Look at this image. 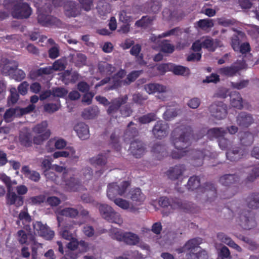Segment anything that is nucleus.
Here are the masks:
<instances>
[{"instance_id": "f257e3e1", "label": "nucleus", "mask_w": 259, "mask_h": 259, "mask_svg": "<svg viewBox=\"0 0 259 259\" xmlns=\"http://www.w3.org/2000/svg\"><path fill=\"white\" fill-rule=\"evenodd\" d=\"M193 137L191 126L187 125H181L176 127L172 132L171 141L176 150L172 151L170 154L173 159H180L190 153L193 158L192 164L194 166H200L203 164L205 154L203 150H190L188 147L191 144V139Z\"/></svg>"}, {"instance_id": "f03ea898", "label": "nucleus", "mask_w": 259, "mask_h": 259, "mask_svg": "<svg viewBox=\"0 0 259 259\" xmlns=\"http://www.w3.org/2000/svg\"><path fill=\"white\" fill-rule=\"evenodd\" d=\"M130 185L131 183L127 181H123L120 183H110L107 186V196L118 207L124 210L128 209L130 205V202L125 199L117 197L120 196L126 197L127 195H125V194Z\"/></svg>"}, {"instance_id": "7ed1b4c3", "label": "nucleus", "mask_w": 259, "mask_h": 259, "mask_svg": "<svg viewBox=\"0 0 259 259\" xmlns=\"http://www.w3.org/2000/svg\"><path fill=\"white\" fill-rule=\"evenodd\" d=\"M10 5L12 8V15L17 19H26L31 14L32 10L29 5L23 0H5L4 5L7 9Z\"/></svg>"}, {"instance_id": "20e7f679", "label": "nucleus", "mask_w": 259, "mask_h": 259, "mask_svg": "<svg viewBox=\"0 0 259 259\" xmlns=\"http://www.w3.org/2000/svg\"><path fill=\"white\" fill-rule=\"evenodd\" d=\"M159 203L161 207L168 208L169 210L179 209L186 212H193L189 202L184 201L177 197H161L159 200Z\"/></svg>"}, {"instance_id": "39448f33", "label": "nucleus", "mask_w": 259, "mask_h": 259, "mask_svg": "<svg viewBox=\"0 0 259 259\" xmlns=\"http://www.w3.org/2000/svg\"><path fill=\"white\" fill-rule=\"evenodd\" d=\"M209 111L212 117L218 120H221L227 115V107L223 102L217 101L210 105Z\"/></svg>"}, {"instance_id": "423d86ee", "label": "nucleus", "mask_w": 259, "mask_h": 259, "mask_svg": "<svg viewBox=\"0 0 259 259\" xmlns=\"http://www.w3.org/2000/svg\"><path fill=\"white\" fill-rule=\"evenodd\" d=\"M102 217L111 223H118L120 221V215L107 204H101L99 207Z\"/></svg>"}, {"instance_id": "0eeeda50", "label": "nucleus", "mask_w": 259, "mask_h": 259, "mask_svg": "<svg viewBox=\"0 0 259 259\" xmlns=\"http://www.w3.org/2000/svg\"><path fill=\"white\" fill-rule=\"evenodd\" d=\"M37 20L39 25L44 27H60L62 24L61 21L57 17L40 11L38 13Z\"/></svg>"}, {"instance_id": "6e6552de", "label": "nucleus", "mask_w": 259, "mask_h": 259, "mask_svg": "<svg viewBox=\"0 0 259 259\" xmlns=\"http://www.w3.org/2000/svg\"><path fill=\"white\" fill-rule=\"evenodd\" d=\"M240 225L245 230H250L256 226L254 214L252 211L245 210L240 214Z\"/></svg>"}, {"instance_id": "1a4fd4ad", "label": "nucleus", "mask_w": 259, "mask_h": 259, "mask_svg": "<svg viewBox=\"0 0 259 259\" xmlns=\"http://www.w3.org/2000/svg\"><path fill=\"white\" fill-rule=\"evenodd\" d=\"M245 63L243 61H239L232 64L230 66L220 68L218 72L223 76L232 77L236 75L240 70L245 68Z\"/></svg>"}, {"instance_id": "9d476101", "label": "nucleus", "mask_w": 259, "mask_h": 259, "mask_svg": "<svg viewBox=\"0 0 259 259\" xmlns=\"http://www.w3.org/2000/svg\"><path fill=\"white\" fill-rule=\"evenodd\" d=\"M169 128L167 123L163 120H158L153 127L152 133L154 138L161 140L167 136Z\"/></svg>"}, {"instance_id": "9b49d317", "label": "nucleus", "mask_w": 259, "mask_h": 259, "mask_svg": "<svg viewBox=\"0 0 259 259\" xmlns=\"http://www.w3.org/2000/svg\"><path fill=\"white\" fill-rule=\"evenodd\" d=\"M64 13L67 18H75L81 15L79 4L74 1H67L63 7Z\"/></svg>"}, {"instance_id": "f8f14e48", "label": "nucleus", "mask_w": 259, "mask_h": 259, "mask_svg": "<svg viewBox=\"0 0 259 259\" xmlns=\"http://www.w3.org/2000/svg\"><path fill=\"white\" fill-rule=\"evenodd\" d=\"M34 233L47 240L52 239L55 235L54 231L51 230L46 225H44L41 222H36L33 224Z\"/></svg>"}, {"instance_id": "ddd939ff", "label": "nucleus", "mask_w": 259, "mask_h": 259, "mask_svg": "<svg viewBox=\"0 0 259 259\" xmlns=\"http://www.w3.org/2000/svg\"><path fill=\"white\" fill-rule=\"evenodd\" d=\"M128 97L126 95L112 99L107 110L108 114L114 116V114L119 111L121 106L126 103Z\"/></svg>"}, {"instance_id": "4468645a", "label": "nucleus", "mask_w": 259, "mask_h": 259, "mask_svg": "<svg viewBox=\"0 0 259 259\" xmlns=\"http://www.w3.org/2000/svg\"><path fill=\"white\" fill-rule=\"evenodd\" d=\"M126 198L130 199L135 204L140 205L145 199V196L139 188L131 189L127 194Z\"/></svg>"}, {"instance_id": "2eb2a0df", "label": "nucleus", "mask_w": 259, "mask_h": 259, "mask_svg": "<svg viewBox=\"0 0 259 259\" xmlns=\"http://www.w3.org/2000/svg\"><path fill=\"white\" fill-rule=\"evenodd\" d=\"M145 150L144 144L138 139L135 140L131 143L130 150L136 158H140L142 156Z\"/></svg>"}, {"instance_id": "dca6fc26", "label": "nucleus", "mask_w": 259, "mask_h": 259, "mask_svg": "<svg viewBox=\"0 0 259 259\" xmlns=\"http://www.w3.org/2000/svg\"><path fill=\"white\" fill-rule=\"evenodd\" d=\"M186 170V166L184 164H179L170 167L166 171V174L168 178L172 181L179 179L183 175Z\"/></svg>"}, {"instance_id": "f3484780", "label": "nucleus", "mask_w": 259, "mask_h": 259, "mask_svg": "<svg viewBox=\"0 0 259 259\" xmlns=\"http://www.w3.org/2000/svg\"><path fill=\"white\" fill-rule=\"evenodd\" d=\"M246 154V151L245 149L240 147H235L232 149L227 151L226 157L231 161H237L242 158Z\"/></svg>"}, {"instance_id": "a211bd4d", "label": "nucleus", "mask_w": 259, "mask_h": 259, "mask_svg": "<svg viewBox=\"0 0 259 259\" xmlns=\"http://www.w3.org/2000/svg\"><path fill=\"white\" fill-rule=\"evenodd\" d=\"M12 189L8 190L6 195V203L8 205H14L18 207L23 205L24 198L22 196L17 195Z\"/></svg>"}, {"instance_id": "6ab92c4d", "label": "nucleus", "mask_w": 259, "mask_h": 259, "mask_svg": "<svg viewBox=\"0 0 259 259\" xmlns=\"http://www.w3.org/2000/svg\"><path fill=\"white\" fill-rule=\"evenodd\" d=\"M237 124L243 128L249 127L254 122L252 116L247 112H240L236 118Z\"/></svg>"}, {"instance_id": "aec40b11", "label": "nucleus", "mask_w": 259, "mask_h": 259, "mask_svg": "<svg viewBox=\"0 0 259 259\" xmlns=\"http://www.w3.org/2000/svg\"><path fill=\"white\" fill-rule=\"evenodd\" d=\"M200 244V241L199 239L193 238L188 241L185 245L178 249L179 253L183 252L189 251V253L191 252H195L200 248L199 245Z\"/></svg>"}, {"instance_id": "412c9836", "label": "nucleus", "mask_w": 259, "mask_h": 259, "mask_svg": "<svg viewBox=\"0 0 259 259\" xmlns=\"http://www.w3.org/2000/svg\"><path fill=\"white\" fill-rule=\"evenodd\" d=\"M202 191L206 194L207 197V201L211 202L217 197V189L214 184L210 182H206L204 184Z\"/></svg>"}, {"instance_id": "4be33fe9", "label": "nucleus", "mask_w": 259, "mask_h": 259, "mask_svg": "<svg viewBox=\"0 0 259 259\" xmlns=\"http://www.w3.org/2000/svg\"><path fill=\"white\" fill-rule=\"evenodd\" d=\"M227 134V131L223 127H213L207 130L206 135L210 140L217 139L218 140L220 138L225 136Z\"/></svg>"}, {"instance_id": "5701e85b", "label": "nucleus", "mask_w": 259, "mask_h": 259, "mask_svg": "<svg viewBox=\"0 0 259 259\" xmlns=\"http://www.w3.org/2000/svg\"><path fill=\"white\" fill-rule=\"evenodd\" d=\"M52 73V68L49 66L37 69H32L29 72V75L31 79L35 80L45 75H50Z\"/></svg>"}, {"instance_id": "b1692460", "label": "nucleus", "mask_w": 259, "mask_h": 259, "mask_svg": "<svg viewBox=\"0 0 259 259\" xmlns=\"http://www.w3.org/2000/svg\"><path fill=\"white\" fill-rule=\"evenodd\" d=\"M74 130L78 137L81 140H85L89 138V128L87 124L83 122H79L74 126Z\"/></svg>"}, {"instance_id": "393cba45", "label": "nucleus", "mask_w": 259, "mask_h": 259, "mask_svg": "<svg viewBox=\"0 0 259 259\" xmlns=\"http://www.w3.org/2000/svg\"><path fill=\"white\" fill-rule=\"evenodd\" d=\"M240 178L235 174H226L220 177L219 182L223 185L229 186L238 183Z\"/></svg>"}, {"instance_id": "a878e982", "label": "nucleus", "mask_w": 259, "mask_h": 259, "mask_svg": "<svg viewBox=\"0 0 259 259\" xmlns=\"http://www.w3.org/2000/svg\"><path fill=\"white\" fill-rule=\"evenodd\" d=\"M218 239L221 242L226 244L230 247L235 249L238 252L242 251V248L238 244H237L232 239L228 237L225 233L220 232L217 234Z\"/></svg>"}, {"instance_id": "bb28decb", "label": "nucleus", "mask_w": 259, "mask_h": 259, "mask_svg": "<svg viewBox=\"0 0 259 259\" xmlns=\"http://www.w3.org/2000/svg\"><path fill=\"white\" fill-rule=\"evenodd\" d=\"M248 208L255 209L259 208V193L253 192L248 195L245 199Z\"/></svg>"}, {"instance_id": "cd10ccee", "label": "nucleus", "mask_w": 259, "mask_h": 259, "mask_svg": "<svg viewBox=\"0 0 259 259\" xmlns=\"http://www.w3.org/2000/svg\"><path fill=\"white\" fill-rule=\"evenodd\" d=\"M230 98V104L233 107L238 109H241L243 108V99L239 92H231Z\"/></svg>"}, {"instance_id": "c85d7f7f", "label": "nucleus", "mask_w": 259, "mask_h": 259, "mask_svg": "<svg viewBox=\"0 0 259 259\" xmlns=\"http://www.w3.org/2000/svg\"><path fill=\"white\" fill-rule=\"evenodd\" d=\"M19 140L20 144L25 147H31L33 144L31 134L27 131L20 132Z\"/></svg>"}, {"instance_id": "c756f323", "label": "nucleus", "mask_w": 259, "mask_h": 259, "mask_svg": "<svg viewBox=\"0 0 259 259\" xmlns=\"http://www.w3.org/2000/svg\"><path fill=\"white\" fill-rule=\"evenodd\" d=\"M18 67V63L17 61L14 60L9 61L3 66L2 69V73L5 75L12 76Z\"/></svg>"}, {"instance_id": "7c9ffc66", "label": "nucleus", "mask_w": 259, "mask_h": 259, "mask_svg": "<svg viewBox=\"0 0 259 259\" xmlns=\"http://www.w3.org/2000/svg\"><path fill=\"white\" fill-rule=\"evenodd\" d=\"M144 89L149 94L156 93H163L166 91L165 87L158 83H154L145 84Z\"/></svg>"}, {"instance_id": "2f4dec72", "label": "nucleus", "mask_w": 259, "mask_h": 259, "mask_svg": "<svg viewBox=\"0 0 259 259\" xmlns=\"http://www.w3.org/2000/svg\"><path fill=\"white\" fill-rule=\"evenodd\" d=\"M134 125V123L132 121L130 122L127 126V128L124 133V138L126 142L131 141L132 139L137 137L139 134L138 130L135 127H132Z\"/></svg>"}, {"instance_id": "473e14b6", "label": "nucleus", "mask_w": 259, "mask_h": 259, "mask_svg": "<svg viewBox=\"0 0 259 259\" xmlns=\"http://www.w3.org/2000/svg\"><path fill=\"white\" fill-rule=\"evenodd\" d=\"M22 172L25 176L34 182H38L40 180L39 174L35 170H30L29 166L27 165L23 166L21 170Z\"/></svg>"}, {"instance_id": "72a5a7b5", "label": "nucleus", "mask_w": 259, "mask_h": 259, "mask_svg": "<svg viewBox=\"0 0 259 259\" xmlns=\"http://www.w3.org/2000/svg\"><path fill=\"white\" fill-rule=\"evenodd\" d=\"M214 25L212 20L209 19H200L194 23V26L197 29L206 30L212 27Z\"/></svg>"}, {"instance_id": "f704fd0d", "label": "nucleus", "mask_w": 259, "mask_h": 259, "mask_svg": "<svg viewBox=\"0 0 259 259\" xmlns=\"http://www.w3.org/2000/svg\"><path fill=\"white\" fill-rule=\"evenodd\" d=\"M187 259H208V255L207 252L200 247L195 252H191L186 254Z\"/></svg>"}, {"instance_id": "c9c22d12", "label": "nucleus", "mask_w": 259, "mask_h": 259, "mask_svg": "<svg viewBox=\"0 0 259 259\" xmlns=\"http://www.w3.org/2000/svg\"><path fill=\"white\" fill-rule=\"evenodd\" d=\"M151 151L156 155L157 154V155H156V157L158 159L163 157L166 154L164 145L160 144L159 142H157L153 145Z\"/></svg>"}, {"instance_id": "e433bc0d", "label": "nucleus", "mask_w": 259, "mask_h": 259, "mask_svg": "<svg viewBox=\"0 0 259 259\" xmlns=\"http://www.w3.org/2000/svg\"><path fill=\"white\" fill-rule=\"evenodd\" d=\"M129 245H135L140 242V238L138 235L131 232L124 233V239L123 241Z\"/></svg>"}, {"instance_id": "4c0bfd02", "label": "nucleus", "mask_w": 259, "mask_h": 259, "mask_svg": "<svg viewBox=\"0 0 259 259\" xmlns=\"http://www.w3.org/2000/svg\"><path fill=\"white\" fill-rule=\"evenodd\" d=\"M170 71L177 75L187 76L190 73V69L188 67L172 63Z\"/></svg>"}, {"instance_id": "58836bf2", "label": "nucleus", "mask_w": 259, "mask_h": 259, "mask_svg": "<svg viewBox=\"0 0 259 259\" xmlns=\"http://www.w3.org/2000/svg\"><path fill=\"white\" fill-rule=\"evenodd\" d=\"M17 113L16 107L15 108H10L5 111L3 116V119L7 123L11 122L15 117H19L17 116Z\"/></svg>"}, {"instance_id": "ea45409f", "label": "nucleus", "mask_w": 259, "mask_h": 259, "mask_svg": "<svg viewBox=\"0 0 259 259\" xmlns=\"http://www.w3.org/2000/svg\"><path fill=\"white\" fill-rule=\"evenodd\" d=\"M107 157L105 154H99L97 157L90 159V163L95 166H103L107 163Z\"/></svg>"}, {"instance_id": "a19ab883", "label": "nucleus", "mask_w": 259, "mask_h": 259, "mask_svg": "<svg viewBox=\"0 0 259 259\" xmlns=\"http://www.w3.org/2000/svg\"><path fill=\"white\" fill-rule=\"evenodd\" d=\"M200 186V179L198 176L191 177L187 182L186 187L189 190L193 191Z\"/></svg>"}, {"instance_id": "79ce46f5", "label": "nucleus", "mask_w": 259, "mask_h": 259, "mask_svg": "<svg viewBox=\"0 0 259 259\" xmlns=\"http://www.w3.org/2000/svg\"><path fill=\"white\" fill-rule=\"evenodd\" d=\"M169 40L164 39L159 44L160 51L165 53L171 54L175 51V46L169 42Z\"/></svg>"}, {"instance_id": "37998d69", "label": "nucleus", "mask_w": 259, "mask_h": 259, "mask_svg": "<svg viewBox=\"0 0 259 259\" xmlns=\"http://www.w3.org/2000/svg\"><path fill=\"white\" fill-rule=\"evenodd\" d=\"M98 70L101 74H111L114 70V67L110 64L107 62L99 63L98 65Z\"/></svg>"}, {"instance_id": "c03bdc74", "label": "nucleus", "mask_w": 259, "mask_h": 259, "mask_svg": "<svg viewBox=\"0 0 259 259\" xmlns=\"http://www.w3.org/2000/svg\"><path fill=\"white\" fill-rule=\"evenodd\" d=\"M143 72V71L142 70H134L131 72L127 75L126 78L124 79V85H130L131 83L134 82Z\"/></svg>"}, {"instance_id": "a18cd8bd", "label": "nucleus", "mask_w": 259, "mask_h": 259, "mask_svg": "<svg viewBox=\"0 0 259 259\" xmlns=\"http://www.w3.org/2000/svg\"><path fill=\"white\" fill-rule=\"evenodd\" d=\"M59 214L62 216L75 218L78 215L79 212L76 208L72 207H66L61 209L59 212Z\"/></svg>"}, {"instance_id": "49530a36", "label": "nucleus", "mask_w": 259, "mask_h": 259, "mask_svg": "<svg viewBox=\"0 0 259 259\" xmlns=\"http://www.w3.org/2000/svg\"><path fill=\"white\" fill-rule=\"evenodd\" d=\"M97 10L101 16H105L111 12V5L106 2H101L98 4Z\"/></svg>"}, {"instance_id": "de8ad7c7", "label": "nucleus", "mask_w": 259, "mask_h": 259, "mask_svg": "<svg viewBox=\"0 0 259 259\" xmlns=\"http://www.w3.org/2000/svg\"><path fill=\"white\" fill-rule=\"evenodd\" d=\"M48 123L47 121H43L41 123L37 124L33 128V131L39 135L45 134L46 132H49L50 135H51V132L50 130L47 128Z\"/></svg>"}, {"instance_id": "09e8293b", "label": "nucleus", "mask_w": 259, "mask_h": 259, "mask_svg": "<svg viewBox=\"0 0 259 259\" xmlns=\"http://www.w3.org/2000/svg\"><path fill=\"white\" fill-rule=\"evenodd\" d=\"M99 110L97 107H90L85 109L82 113V116L84 119H93L98 113Z\"/></svg>"}, {"instance_id": "8fccbe9b", "label": "nucleus", "mask_w": 259, "mask_h": 259, "mask_svg": "<svg viewBox=\"0 0 259 259\" xmlns=\"http://www.w3.org/2000/svg\"><path fill=\"white\" fill-rule=\"evenodd\" d=\"M65 183L70 190L72 191H77L80 184L79 180L74 177H70L69 179L65 180Z\"/></svg>"}, {"instance_id": "3c124183", "label": "nucleus", "mask_w": 259, "mask_h": 259, "mask_svg": "<svg viewBox=\"0 0 259 259\" xmlns=\"http://www.w3.org/2000/svg\"><path fill=\"white\" fill-rule=\"evenodd\" d=\"M29 244H31L32 258L36 259L37 249L39 247H41V244L37 243L33 235L29 236Z\"/></svg>"}, {"instance_id": "603ef678", "label": "nucleus", "mask_w": 259, "mask_h": 259, "mask_svg": "<svg viewBox=\"0 0 259 259\" xmlns=\"http://www.w3.org/2000/svg\"><path fill=\"white\" fill-rule=\"evenodd\" d=\"M259 177V166H253L250 173L246 178L245 181L247 182H253L257 178Z\"/></svg>"}, {"instance_id": "864d4df0", "label": "nucleus", "mask_w": 259, "mask_h": 259, "mask_svg": "<svg viewBox=\"0 0 259 259\" xmlns=\"http://www.w3.org/2000/svg\"><path fill=\"white\" fill-rule=\"evenodd\" d=\"M156 120V115L154 113H149L138 118V121L142 124L148 123Z\"/></svg>"}, {"instance_id": "5fc2aeb1", "label": "nucleus", "mask_w": 259, "mask_h": 259, "mask_svg": "<svg viewBox=\"0 0 259 259\" xmlns=\"http://www.w3.org/2000/svg\"><path fill=\"white\" fill-rule=\"evenodd\" d=\"M18 240L20 244H29V236L33 235L32 234H27L24 230H19L18 233Z\"/></svg>"}, {"instance_id": "6e6d98bb", "label": "nucleus", "mask_w": 259, "mask_h": 259, "mask_svg": "<svg viewBox=\"0 0 259 259\" xmlns=\"http://www.w3.org/2000/svg\"><path fill=\"white\" fill-rule=\"evenodd\" d=\"M78 2L81 10L85 12L90 11L94 6V0H78Z\"/></svg>"}, {"instance_id": "4d7b16f0", "label": "nucleus", "mask_w": 259, "mask_h": 259, "mask_svg": "<svg viewBox=\"0 0 259 259\" xmlns=\"http://www.w3.org/2000/svg\"><path fill=\"white\" fill-rule=\"evenodd\" d=\"M52 96L56 97H63L67 95L68 91L64 88L56 87L53 88L51 90Z\"/></svg>"}, {"instance_id": "13d9d810", "label": "nucleus", "mask_w": 259, "mask_h": 259, "mask_svg": "<svg viewBox=\"0 0 259 259\" xmlns=\"http://www.w3.org/2000/svg\"><path fill=\"white\" fill-rule=\"evenodd\" d=\"M35 107V106L33 104H30L25 108L16 107L18 112L17 116L20 117L24 115L32 112L34 110Z\"/></svg>"}, {"instance_id": "bf43d9fd", "label": "nucleus", "mask_w": 259, "mask_h": 259, "mask_svg": "<svg viewBox=\"0 0 259 259\" xmlns=\"http://www.w3.org/2000/svg\"><path fill=\"white\" fill-rule=\"evenodd\" d=\"M46 200V197L44 195H39L29 198L28 203L32 205H38Z\"/></svg>"}, {"instance_id": "052dcab7", "label": "nucleus", "mask_w": 259, "mask_h": 259, "mask_svg": "<svg viewBox=\"0 0 259 259\" xmlns=\"http://www.w3.org/2000/svg\"><path fill=\"white\" fill-rule=\"evenodd\" d=\"M10 93L11 94L8 98V104L10 106L16 103L18 101L19 97L15 89H11Z\"/></svg>"}, {"instance_id": "680f3d73", "label": "nucleus", "mask_w": 259, "mask_h": 259, "mask_svg": "<svg viewBox=\"0 0 259 259\" xmlns=\"http://www.w3.org/2000/svg\"><path fill=\"white\" fill-rule=\"evenodd\" d=\"M110 141L112 147L116 151L121 150V146L119 143L118 137L116 136L115 133H112L110 136Z\"/></svg>"}, {"instance_id": "e2e57ef3", "label": "nucleus", "mask_w": 259, "mask_h": 259, "mask_svg": "<svg viewBox=\"0 0 259 259\" xmlns=\"http://www.w3.org/2000/svg\"><path fill=\"white\" fill-rule=\"evenodd\" d=\"M60 107L59 104L48 103L44 105V110L46 112L49 113H54L59 110Z\"/></svg>"}, {"instance_id": "0e129e2a", "label": "nucleus", "mask_w": 259, "mask_h": 259, "mask_svg": "<svg viewBox=\"0 0 259 259\" xmlns=\"http://www.w3.org/2000/svg\"><path fill=\"white\" fill-rule=\"evenodd\" d=\"M50 137V133L49 132H46L45 134L39 135L38 136L34 137L32 139L33 142L36 144L39 145L43 141L47 140Z\"/></svg>"}, {"instance_id": "69168bd1", "label": "nucleus", "mask_w": 259, "mask_h": 259, "mask_svg": "<svg viewBox=\"0 0 259 259\" xmlns=\"http://www.w3.org/2000/svg\"><path fill=\"white\" fill-rule=\"evenodd\" d=\"M52 68V73L53 71H62L64 70L66 67L65 65L63 63V61L61 60H57L55 61L53 65L51 66Z\"/></svg>"}, {"instance_id": "338daca9", "label": "nucleus", "mask_w": 259, "mask_h": 259, "mask_svg": "<svg viewBox=\"0 0 259 259\" xmlns=\"http://www.w3.org/2000/svg\"><path fill=\"white\" fill-rule=\"evenodd\" d=\"M213 45V40L211 38H206L202 42V46L203 48H206L211 52H213L215 50V48L214 47Z\"/></svg>"}, {"instance_id": "774afa93", "label": "nucleus", "mask_w": 259, "mask_h": 259, "mask_svg": "<svg viewBox=\"0 0 259 259\" xmlns=\"http://www.w3.org/2000/svg\"><path fill=\"white\" fill-rule=\"evenodd\" d=\"M25 75L26 74L24 71L21 69H18L17 68L11 76L15 80L20 81L25 77Z\"/></svg>"}]
</instances>
